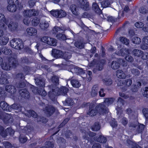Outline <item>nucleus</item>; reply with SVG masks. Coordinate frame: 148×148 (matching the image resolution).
I'll use <instances>...</instances> for the list:
<instances>
[{"instance_id": "obj_1", "label": "nucleus", "mask_w": 148, "mask_h": 148, "mask_svg": "<svg viewBox=\"0 0 148 148\" xmlns=\"http://www.w3.org/2000/svg\"><path fill=\"white\" fill-rule=\"evenodd\" d=\"M95 106L94 104L90 105L87 114L92 116H94L98 113L100 114H104L108 113V111L107 108L103 103H99L95 107Z\"/></svg>"}, {"instance_id": "obj_2", "label": "nucleus", "mask_w": 148, "mask_h": 148, "mask_svg": "<svg viewBox=\"0 0 148 148\" xmlns=\"http://www.w3.org/2000/svg\"><path fill=\"white\" fill-rule=\"evenodd\" d=\"M8 62H4L1 66L2 69L5 70H10L12 67L15 68L17 66L18 63L17 56L16 54L9 57L8 59Z\"/></svg>"}, {"instance_id": "obj_3", "label": "nucleus", "mask_w": 148, "mask_h": 148, "mask_svg": "<svg viewBox=\"0 0 148 148\" xmlns=\"http://www.w3.org/2000/svg\"><path fill=\"white\" fill-rule=\"evenodd\" d=\"M95 58H97V59H94L90 62L92 66L95 65V68L94 71L96 70L97 71L102 70L105 64H106V61L104 59H101L100 56L98 53H96L95 55Z\"/></svg>"}, {"instance_id": "obj_4", "label": "nucleus", "mask_w": 148, "mask_h": 148, "mask_svg": "<svg viewBox=\"0 0 148 148\" xmlns=\"http://www.w3.org/2000/svg\"><path fill=\"white\" fill-rule=\"evenodd\" d=\"M10 43L11 47L15 49L20 50L23 48V42L19 38H14L10 41Z\"/></svg>"}, {"instance_id": "obj_5", "label": "nucleus", "mask_w": 148, "mask_h": 148, "mask_svg": "<svg viewBox=\"0 0 148 148\" xmlns=\"http://www.w3.org/2000/svg\"><path fill=\"white\" fill-rule=\"evenodd\" d=\"M117 61H113L112 62L110 66L112 69H117L119 68L121 65L123 66H125L127 65V62L123 59L119 58L117 59Z\"/></svg>"}, {"instance_id": "obj_6", "label": "nucleus", "mask_w": 148, "mask_h": 148, "mask_svg": "<svg viewBox=\"0 0 148 148\" xmlns=\"http://www.w3.org/2000/svg\"><path fill=\"white\" fill-rule=\"evenodd\" d=\"M0 119L2 120L5 124L12 123L13 121V119L10 115L1 111H0Z\"/></svg>"}, {"instance_id": "obj_7", "label": "nucleus", "mask_w": 148, "mask_h": 148, "mask_svg": "<svg viewBox=\"0 0 148 148\" xmlns=\"http://www.w3.org/2000/svg\"><path fill=\"white\" fill-rule=\"evenodd\" d=\"M51 15L56 18H62L66 16V14L65 11L62 10H52L50 11Z\"/></svg>"}, {"instance_id": "obj_8", "label": "nucleus", "mask_w": 148, "mask_h": 148, "mask_svg": "<svg viewBox=\"0 0 148 148\" xmlns=\"http://www.w3.org/2000/svg\"><path fill=\"white\" fill-rule=\"evenodd\" d=\"M31 88L32 92L34 94H38L42 97H45L47 95V93L44 89L38 88L33 85Z\"/></svg>"}, {"instance_id": "obj_9", "label": "nucleus", "mask_w": 148, "mask_h": 148, "mask_svg": "<svg viewBox=\"0 0 148 148\" xmlns=\"http://www.w3.org/2000/svg\"><path fill=\"white\" fill-rule=\"evenodd\" d=\"M55 108L52 105L46 106L44 110L45 113L47 117H50L55 112Z\"/></svg>"}, {"instance_id": "obj_10", "label": "nucleus", "mask_w": 148, "mask_h": 148, "mask_svg": "<svg viewBox=\"0 0 148 148\" xmlns=\"http://www.w3.org/2000/svg\"><path fill=\"white\" fill-rule=\"evenodd\" d=\"M8 20L6 19L4 15L3 14H0V27L2 29L5 30L7 27L5 24L8 25Z\"/></svg>"}, {"instance_id": "obj_11", "label": "nucleus", "mask_w": 148, "mask_h": 148, "mask_svg": "<svg viewBox=\"0 0 148 148\" xmlns=\"http://www.w3.org/2000/svg\"><path fill=\"white\" fill-rule=\"evenodd\" d=\"M52 54L55 57L58 58H65V53L60 50L53 49L52 51Z\"/></svg>"}, {"instance_id": "obj_12", "label": "nucleus", "mask_w": 148, "mask_h": 148, "mask_svg": "<svg viewBox=\"0 0 148 148\" xmlns=\"http://www.w3.org/2000/svg\"><path fill=\"white\" fill-rule=\"evenodd\" d=\"M115 53L117 55L125 57L126 55L130 54V51L129 49H127L126 48H123L119 50H116Z\"/></svg>"}, {"instance_id": "obj_13", "label": "nucleus", "mask_w": 148, "mask_h": 148, "mask_svg": "<svg viewBox=\"0 0 148 148\" xmlns=\"http://www.w3.org/2000/svg\"><path fill=\"white\" fill-rule=\"evenodd\" d=\"M23 13L25 15L29 18H30L32 16H36V11L34 9L28 10H25L24 11Z\"/></svg>"}, {"instance_id": "obj_14", "label": "nucleus", "mask_w": 148, "mask_h": 148, "mask_svg": "<svg viewBox=\"0 0 148 148\" xmlns=\"http://www.w3.org/2000/svg\"><path fill=\"white\" fill-rule=\"evenodd\" d=\"M20 95L21 97L25 99H28L29 97V93L27 89H22L20 91Z\"/></svg>"}, {"instance_id": "obj_15", "label": "nucleus", "mask_w": 148, "mask_h": 148, "mask_svg": "<svg viewBox=\"0 0 148 148\" xmlns=\"http://www.w3.org/2000/svg\"><path fill=\"white\" fill-rule=\"evenodd\" d=\"M10 105L4 101H1L0 102V107L4 111L10 112Z\"/></svg>"}, {"instance_id": "obj_16", "label": "nucleus", "mask_w": 148, "mask_h": 148, "mask_svg": "<svg viewBox=\"0 0 148 148\" xmlns=\"http://www.w3.org/2000/svg\"><path fill=\"white\" fill-rule=\"evenodd\" d=\"M8 27L11 32H14L17 29L18 25L17 23L11 21L9 24Z\"/></svg>"}, {"instance_id": "obj_17", "label": "nucleus", "mask_w": 148, "mask_h": 148, "mask_svg": "<svg viewBox=\"0 0 148 148\" xmlns=\"http://www.w3.org/2000/svg\"><path fill=\"white\" fill-rule=\"evenodd\" d=\"M5 90L11 94L15 93L16 91L14 86L12 85H6L5 87Z\"/></svg>"}, {"instance_id": "obj_18", "label": "nucleus", "mask_w": 148, "mask_h": 148, "mask_svg": "<svg viewBox=\"0 0 148 148\" xmlns=\"http://www.w3.org/2000/svg\"><path fill=\"white\" fill-rule=\"evenodd\" d=\"M48 96L49 98L52 101H55L56 99L57 94L55 92V89H52V91H49L48 92Z\"/></svg>"}, {"instance_id": "obj_19", "label": "nucleus", "mask_w": 148, "mask_h": 148, "mask_svg": "<svg viewBox=\"0 0 148 148\" xmlns=\"http://www.w3.org/2000/svg\"><path fill=\"white\" fill-rule=\"evenodd\" d=\"M27 34L29 36H34L36 35L37 30L34 28L30 27L26 29Z\"/></svg>"}, {"instance_id": "obj_20", "label": "nucleus", "mask_w": 148, "mask_h": 148, "mask_svg": "<svg viewBox=\"0 0 148 148\" xmlns=\"http://www.w3.org/2000/svg\"><path fill=\"white\" fill-rule=\"evenodd\" d=\"M70 10L73 14L78 16L79 14V10L78 7L75 5L72 4L70 6Z\"/></svg>"}, {"instance_id": "obj_21", "label": "nucleus", "mask_w": 148, "mask_h": 148, "mask_svg": "<svg viewBox=\"0 0 148 148\" xmlns=\"http://www.w3.org/2000/svg\"><path fill=\"white\" fill-rule=\"evenodd\" d=\"M36 84L40 88L44 89L45 86V81L42 79H37Z\"/></svg>"}, {"instance_id": "obj_22", "label": "nucleus", "mask_w": 148, "mask_h": 148, "mask_svg": "<svg viewBox=\"0 0 148 148\" xmlns=\"http://www.w3.org/2000/svg\"><path fill=\"white\" fill-rule=\"evenodd\" d=\"M98 86L96 85H94L92 88L91 92L92 96V97H95L98 94Z\"/></svg>"}, {"instance_id": "obj_23", "label": "nucleus", "mask_w": 148, "mask_h": 148, "mask_svg": "<svg viewBox=\"0 0 148 148\" xmlns=\"http://www.w3.org/2000/svg\"><path fill=\"white\" fill-rule=\"evenodd\" d=\"M8 10L10 12H14L17 10V7L15 4H9L7 7Z\"/></svg>"}, {"instance_id": "obj_24", "label": "nucleus", "mask_w": 148, "mask_h": 148, "mask_svg": "<svg viewBox=\"0 0 148 148\" xmlns=\"http://www.w3.org/2000/svg\"><path fill=\"white\" fill-rule=\"evenodd\" d=\"M9 83V82L7 78L6 75L4 74L1 75L0 78V84H6Z\"/></svg>"}, {"instance_id": "obj_25", "label": "nucleus", "mask_w": 148, "mask_h": 148, "mask_svg": "<svg viewBox=\"0 0 148 148\" xmlns=\"http://www.w3.org/2000/svg\"><path fill=\"white\" fill-rule=\"evenodd\" d=\"M1 52L6 55H11L12 53L11 50L5 47H3L1 49Z\"/></svg>"}, {"instance_id": "obj_26", "label": "nucleus", "mask_w": 148, "mask_h": 148, "mask_svg": "<svg viewBox=\"0 0 148 148\" xmlns=\"http://www.w3.org/2000/svg\"><path fill=\"white\" fill-rule=\"evenodd\" d=\"M9 38L8 36H4L0 38V45H4L7 44L8 42Z\"/></svg>"}, {"instance_id": "obj_27", "label": "nucleus", "mask_w": 148, "mask_h": 148, "mask_svg": "<svg viewBox=\"0 0 148 148\" xmlns=\"http://www.w3.org/2000/svg\"><path fill=\"white\" fill-rule=\"evenodd\" d=\"M0 135L3 138H5L8 136L6 129L5 130L3 126L1 125H0Z\"/></svg>"}, {"instance_id": "obj_28", "label": "nucleus", "mask_w": 148, "mask_h": 148, "mask_svg": "<svg viewBox=\"0 0 148 148\" xmlns=\"http://www.w3.org/2000/svg\"><path fill=\"white\" fill-rule=\"evenodd\" d=\"M116 76L118 78L122 79H124L126 77L125 73L122 70H118L117 71Z\"/></svg>"}, {"instance_id": "obj_29", "label": "nucleus", "mask_w": 148, "mask_h": 148, "mask_svg": "<svg viewBox=\"0 0 148 148\" xmlns=\"http://www.w3.org/2000/svg\"><path fill=\"white\" fill-rule=\"evenodd\" d=\"M10 107L11 108L10 109V112H11L12 109L21 110L22 107L19 104L14 103L11 105Z\"/></svg>"}, {"instance_id": "obj_30", "label": "nucleus", "mask_w": 148, "mask_h": 148, "mask_svg": "<svg viewBox=\"0 0 148 148\" xmlns=\"http://www.w3.org/2000/svg\"><path fill=\"white\" fill-rule=\"evenodd\" d=\"M103 84L106 86H110L112 83V79L110 78H106L102 79Z\"/></svg>"}, {"instance_id": "obj_31", "label": "nucleus", "mask_w": 148, "mask_h": 148, "mask_svg": "<svg viewBox=\"0 0 148 148\" xmlns=\"http://www.w3.org/2000/svg\"><path fill=\"white\" fill-rule=\"evenodd\" d=\"M101 127L100 124L97 122H95L92 126L91 129L92 131H97L99 130Z\"/></svg>"}, {"instance_id": "obj_32", "label": "nucleus", "mask_w": 148, "mask_h": 148, "mask_svg": "<svg viewBox=\"0 0 148 148\" xmlns=\"http://www.w3.org/2000/svg\"><path fill=\"white\" fill-rule=\"evenodd\" d=\"M71 85L73 87L78 88L81 86V84L79 81L76 79H72L71 80Z\"/></svg>"}, {"instance_id": "obj_33", "label": "nucleus", "mask_w": 148, "mask_h": 148, "mask_svg": "<svg viewBox=\"0 0 148 148\" xmlns=\"http://www.w3.org/2000/svg\"><path fill=\"white\" fill-rule=\"evenodd\" d=\"M132 83V80L130 79H128L126 80H124L123 81H120V83H122V84L121 85H124L129 86H130Z\"/></svg>"}, {"instance_id": "obj_34", "label": "nucleus", "mask_w": 148, "mask_h": 148, "mask_svg": "<svg viewBox=\"0 0 148 148\" xmlns=\"http://www.w3.org/2000/svg\"><path fill=\"white\" fill-rule=\"evenodd\" d=\"M68 90V89L66 87L62 86L60 88L58 91L61 94L65 95H66Z\"/></svg>"}, {"instance_id": "obj_35", "label": "nucleus", "mask_w": 148, "mask_h": 148, "mask_svg": "<svg viewBox=\"0 0 148 148\" xmlns=\"http://www.w3.org/2000/svg\"><path fill=\"white\" fill-rule=\"evenodd\" d=\"M145 125L139 123L136 131L138 134L142 133L145 128Z\"/></svg>"}, {"instance_id": "obj_36", "label": "nucleus", "mask_w": 148, "mask_h": 148, "mask_svg": "<svg viewBox=\"0 0 148 148\" xmlns=\"http://www.w3.org/2000/svg\"><path fill=\"white\" fill-rule=\"evenodd\" d=\"M143 53V51L140 50L134 49L132 52V53L134 54L135 56H137L138 58H140L141 54Z\"/></svg>"}, {"instance_id": "obj_37", "label": "nucleus", "mask_w": 148, "mask_h": 148, "mask_svg": "<svg viewBox=\"0 0 148 148\" xmlns=\"http://www.w3.org/2000/svg\"><path fill=\"white\" fill-rule=\"evenodd\" d=\"M82 3H80V7L83 10H88L89 7V3L88 2H85L84 1H82Z\"/></svg>"}, {"instance_id": "obj_38", "label": "nucleus", "mask_w": 148, "mask_h": 148, "mask_svg": "<svg viewBox=\"0 0 148 148\" xmlns=\"http://www.w3.org/2000/svg\"><path fill=\"white\" fill-rule=\"evenodd\" d=\"M107 138L103 136H100L97 138V141L101 143H105L107 141Z\"/></svg>"}, {"instance_id": "obj_39", "label": "nucleus", "mask_w": 148, "mask_h": 148, "mask_svg": "<svg viewBox=\"0 0 148 148\" xmlns=\"http://www.w3.org/2000/svg\"><path fill=\"white\" fill-rule=\"evenodd\" d=\"M40 22V19L37 17L34 18L32 21V25L34 26L38 25Z\"/></svg>"}, {"instance_id": "obj_40", "label": "nucleus", "mask_w": 148, "mask_h": 148, "mask_svg": "<svg viewBox=\"0 0 148 148\" xmlns=\"http://www.w3.org/2000/svg\"><path fill=\"white\" fill-rule=\"evenodd\" d=\"M119 41L122 42L126 45H128L129 44V40L126 38L124 37H120L119 38Z\"/></svg>"}, {"instance_id": "obj_41", "label": "nucleus", "mask_w": 148, "mask_h": 148, "mask_svg": "<svg viewBox=\"0 0 148 148\" xmlns=\"http://www.w3.org/2000/svg\"><path fill=\"white\" fill-rule=\"evenodd\" d=\"M49 25V23L45 21L44 23H41L40 25V27L42 29L45 30L47 29Z\"/></svg>"}, {"instance_id": "obj_42", "label": "nucleus", "mask_w": 148, "mask_h": 148, "mask_svg": "<svg viewBox=\"0 0 148 148\" xmlns=\"http://www.w3.org/2000/svg\"><path fill=\"white\" fill-rule=\"evenodd\" d=\"M74 103V102L71 98H67L65 100L64 104L65 105L71 106L73 105Z\"/></svg>"}, {"instance_id": "obj_43", "label": "nucleus", "mask_w": 148, "mask_h": 148, "mask_svg": "<svg viewBox=\"0 0 148 148\" xmlns=\"http://www.w3.org/2000/svg\"><path fill=\"white\" fill-rule=\"evenodd\" d=\"M92 8V9L97 13H99L100 10L98 5L95 3H93Z\"/></svg>"}, {"instance_id": "obj_44", "label": "nucleus", "mask_w": 148, "mask_h": 148, "mask_svg": "<svg viewBox=\"0 0 148 148\" xmlns=\"http://www.w3.org/2000/svg\"><path fill=\"white\" fill-rule=\"evenodd\" d=\"M56 37L59 40H65L67 39V38L65 35L62 33H58L57 34Z\"/></svg>"}, {"instance_id": "obj_45", "label": "nucleus", "mask_w": 148, "mask_h": 148, "mask_svg": "<svg viewBox=\"0 0 148 148\" xmlns=\"http://www.w3.org/2000/svg\"><path fill=\"white\" fill-rule=\"evenodd\" d=\"M132 42L135 44H139L141 42L140 38L138 37H134L132 38Z\"/></svg>"}, {"instance_id": "obj_46", "label": "nucleus", "mask_w": 148, "mask_h": 148, "mask_svg": "<svg viewBox=\"0 0 148 148\" xmlns=\"http://www.w3.org/2000/svg\"><path fill=\"white\" fill-rule=\"evenodd\" d=\"M48 45L52 46H56V40L53 38H49Z\"/></svg>"}, {"instance_id": "obj_47", "label": "nucleus", "mask_w": 148, "mask_h": 148, "mask_svg": "<svg viewBox=\"0 0 148 148\" xmlns=\"http://www.w3.org/2000/svg\"><path fill=\"white\" fill-rule=\"evenodd\" d=\"M75 45L77 47L82 49L84 47V45L81 41H77L75 42Z\"/></svg>"}, {"instance_id": "obj_48", "label": "nucleus", "mask_w": 148, "mask_h": 148, "mask_svg": "<svg viewBox=\"0 0 148 148\" xmlns=\"http://www.w3.org/2000/svg\"><path fill=\"white\" fill-rule=\"evenodd\" d=\"M131 73L135 76H138L140 74V71L137 69H133L131 70Z\"/></svg>"}, {"instance_id": "obj_49", "label": "nucleus", "mask_w": 148, "mask_h": 148, "mask_svg": "<svg viewBox=\"0 0 148 148\" xmlns=\"http://www.w3.org/2000/svg\"><path fill=\"white\" fill-rule=\"evenodd\" d=\"M69 118H66L61 123L59 126V128H61L64 126L69 120Z\"/></svg>"}, {"instance_id": "obj_50", "label": "nucleus", "mask_w": 148, "mask_h": 148, "mask_svg": "<svg viewBox=\"0 0 148 148\" xmlns=\"http://www.w3.org/2000/svg\"><path fill=\"white\" fill-rule=\"evenodd\" d=\"M142 112L146 120H148V109L143 108L142 110Z\"/></svg>"}, {"instance_id": "obj_51", "label": "nucleus", "mask_w": 148, "mask_h": 148, "mask_svg": "<svg viewBox=\"0 0 148 148\" xmlns=\"http://www.w3.org/2000/svg\"><path fill=\"white\" fill-rule=\"evenodd\" d=\"M5 91L3 87H0V95L1 96L5 97L6 95Z\"/></svg>"}, {"instance_id": "obj_52", "label": "nucleus", "mask_w": 148, "mask_h": 148, "mask_svg": "<svg viewBox=\"0 0 148 148\" xmlns=\"http://www.w3.org/2000/svg\"><path fill=\"white\" fill-rule=\"evenodd\" d=\"M135 26L137 28H143L144 24L141 22H136L134 24Z\"/></svg>"}, {"instance_id": "obj_53", "label": "nucleus", "mask_w": 148, "mask_h": 148, "mask_svg": "<svg viewBox=\"0 0 148 148\" xmlns=\"http://www.w3.org/2000/svg\"><path fill=\"white\" fill-rule=\"evenodd\" d=\"M28 113L30 115V116L34 118H36L38 116L37 114L33 110H29Z\"/></svg>"}, {"instance_id": "obj_54", "label": "nucleus", "mask_w": 148, "mask_h": 148, "mask_svg": "<svg viewBox=\"0 0 148 148\" xmlns=\"http://www.w3.org/2000/svg\"><path fill=\"white\" fill-rule=\"evenodd\" d=\"M139 11L140 13L142 14H145L148 13L147 10L143 7H141L139 8Z\"/></svg>"}, {"instance_id": "obj_55", "label": "nucleus", "mask_w": 148, "mask_h": 148, "mask_svg": "<svg viewBox=\"0 0 148 148\" xmlns=\"http://www.w3.org/2000/svg\"><path fill=\"white\" fill-rule=\"evenodd\" d=\"M110 125L113 128L117 127L118 125L117 121L114 118L112 119L111 121L110 122Z\"/></svg>"}, {"instance_id": "obj_56", "label": "nucleus", "mask_w": 148, "mask_h": 148, "mask_svg": "<svg viewBox=\"0 0 148 148\" xmlns=\"http://www.w3.org/2000/svg\"><path fill=\"white\" fill-rule=\"evenodd\" d=\"M114 101V98H106L104 101L105 102H107L108 104H112Z\"/></svg>"}, {"instance_id": "obj_57", "label": "nucleus", "mask_w": 148, "mask_h": 148, "mask_svg": "<svg viewBox=\"0 0 148 148\" xmlns=\"http://www.w3.org/2000/svg\"><path fill=\"white\" fill-rule=\"evenodd\" d=\"M47 121L48 119L42 116H40V119L38 121V122H40L44 124H46Z\"/></svg>"}, {"instance_id": "obj_58", "label": "nucleus", "mask_w": 148, "mask_h": 148, "mask_svg": "<svg viewBox=\"0 0 148 148\" xmlns=\"http://www.w3.org/2000/svg\"><path fill=\"white\" fill-rule=\"evenodd\" d=\"M7 132L8 134V133L10 135H12L14 134V131L11 127H8L6 129Z\"/></svg>"}, {"instance_id": "obj_59", "label": "nucleus", "mask_w": 148, "mask_h": 148, "mask_svg": "<svg viewBox=\"0 0 148 148\" xmlns=\"http://www.w3.org/2000/svg\"><path fill=\"white\" fill-rule=\"evenodd\" d=\"M3 145L5 148H12V144L7 141L5 142Z\"/></svg>"}, {"instance_id": "obj_60", "label": "nucleus", "mask_w": 148, "mask_h": 148, "mask_svg": "<svg viewBox=\"0 0 148 148\" xmlns=\"http://www.w3.org/2000/svg\"><path fill=\"white\" fill-rule=\"evenodd\" d=\"M128 123V120L125 117H124L121 119V123L122 124L125 126Z\"/></svg>"}, {"instance_id": "obj_61", "label": "nucleus", "mask_w": 148, "mask_h": 148, "mask_svg": "<svg viewBox=\"0 0 148 148\" xmlns=\"http://www.w3.org/2000/svg\"><path fill=\"white\" fill-rule=\"evenodd\" d=\"M45 144L48 148H53L54 146V144L50 141H47Z\"/></svg>"}, {"instance_id": "obj_62", "label": "nucleus", "mask_w": 148, "mask_h": 148, "mask_svg": "<svg viewBox=\"0 0 148 148\" xmlns=\"http://www.w3.org/2000/svg\"><path fill=\"white\" fill-rule=\"evenodd\" d=\"M19 139L21 143H24L27 141V139L26 137H22L20 136L19 137Z\"/></svg>"}, {"instance_id": "obj_63", "label": "nucleus", "mask_w": 148, "mask_h": 148, "mask_svg": "<svg viewBox=\"0 0 148 148\" xmlns=\"http://www.w3.org/2000/svg\"><path fill=\"white\" fill-rule=\"evenodd\" d=\"M125 58L127 61L130 62H133L134 60L133 57L128 55L125 56Z\"/></svg>"}, {"instance_id": "obj_64", "label": "nucleus", "mask_w": 148, "mask_h": 148, "mask_svg": "<svg viewBox=\"0 0 148 148\" xmlns=\"http://www.w3.org/2000/svg\"><path fill=\"white\" fill-rule=\"evenodd\" d=\"M49 38L47 36H44L42 38L41 41L42 42L48 44L49 40Z\"/></svg>"}]
</instances>
